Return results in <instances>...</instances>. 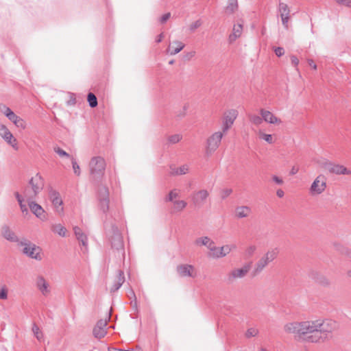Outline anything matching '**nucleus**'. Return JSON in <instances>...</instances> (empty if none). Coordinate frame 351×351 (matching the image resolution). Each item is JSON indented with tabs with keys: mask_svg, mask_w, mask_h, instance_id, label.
Listing matches in <instances>:
<instances>
[{
	"mask_svg": "<svg viewBox=\"0 0 351 351\" xmlns=\"http://www.w3.org/2000/svg\"><path fill=\"white\" fill-rule=\"evenodd\" d=\"M249 119L250 122L256 125H261L263 121V117L256 114H250Z\"/></svg>",
	"mask_w": 351,
	"mask_h": 351,
	"instance_id": "39",
	"label": "nucleus"
},
{
	"mask_svg": "<svg viewBox=\"0 0 351 351\" xmlns=\"http://www.w3.org/2000/svg\"><path fill=\"white\" fill-rule=\"evenodd\" d=\"M278 253L277 249L267 251L254 265V274H259L269 263L277 257Z\"/></svg>",
	"mask_w": 351,
	"mask_h": 351,
	"instance_id": "5",
	"label": "nucleus"
},
{
	"mask_svg": "<svg viewBox=\"0 0 351 351\" xmlns=\"http://www.w3.org/2000/svg\"><path fill=\"white\" fill-rule=\"evenodd\" d=\"M260 114L263 117V121L270 124H280L282 121L276 117L271 112L265 110L261 109Z\"/></svg>",
	"mask_w": 351,
	"mask_h": 351,
	"instance_id": "22",
	"label": "nucleus"
},
{
	"mask_svg": "<svg viewBox=\"0 0 351 351\" xmlns=\"http://www.w3.org/2000/svg\"><path fill=\"white\" fill-rule=\"evenodd\" d=\"M252 213V209L247 206H237L235 209V216L238 219L247 217Z\"/></svg>",
	"mask_w": 351,
	"mask_h": 351,
	"instance_id": "26",
	"label": "nucleus"
},
{
	"mask_svg": "<svg viewBox=\"0 0 351 351\" xmlns=\"http://www.w3.org/2000/svg\"><path fill=\"white\" fill-rule=\"evenodd\" d=\"M14 116H16V114L12 110V112H10V113L6 116V117L10 120L11 121L12 119H13L14 117Z\"/></svg>",
	"mask_w": 351,
	"mask_h": 351,
	"instance_id": "62",
	"label": "nucleus"
},
{
	"mask_svg": "<svg viewBox=\"0 0 351 351\" xmlns=\"http://www.w3.org/2000/svg\"><path fill=\"white\" fill-rule=\"evenodd\" d=\"M171 16V14L169 12L166 13L162 16L160 19L161 23H165Z\"/></svg>",
	"mask_w": 351,
	"mask_h": 351,
	"instance_id": "54",
	"label": "nucleus"
},
{
	"mask_svg": "<svg viewBox=\"0 0 351 351\" xmlns=\"http://www.w3.org/2000/svg\"><path fill=\"white\" fill-rule=\"evenodd\" d=\"M258 334V330L256 328H250L247 330L245 336L247 338L256 337Z\"/></svg>",
	"mask_w": 351,
	"mask_h": 351,
	"instance_id": "42",
	"label": "nucleus"
},
{
	"mask_svg": "<svg viewBox=\"0 0 351 351\" xmlns=\"http://www.w3.org/2000/svg\"><path fill=\"white\" fill-rule=\"evenodd\" d=\"M180 196V191L177 189L171 190L169 195L165 197V202H173L174 199Z\"/></svg>",
	"mask_w": 351,
	"mask_h": 351,
	"instance_id": "36",
	"label": "nucleus"
},
{
	"mask_svg": "<svg viewBox=\"0 0 351 351\" xmlns=\"http://www.w3.org/2000/svg\"><path fill=\"white\" fill-rule=\"evenodd\" d=\"M5 142L10 145L14 150L17 151L19 149V145L17 143L16 138L13 136L12 132H10L8 136H5L2 138Z\"/></svg>",
	"mask_w": 351,
	"mask_h": 351,
	"instance_id": "28",
	"label": "nucleus"
},
{
	"mask_svg": "<svg viewBox=\"0 0 351 351\" xmlns=\"http://www.w3.org/2000/svg\"><path fill=\"white\" fill-rule=\"evenodd\" d=\"M173 209L176 212H180L184 209L187 203L184 200H175L173 202Z\"/></svg>",
	"mask_w": 351,
	"mask_h": 351,
	"instance_id": "34",
	"label": "nucleus"
},
{
	"mask_svg": "<svg viewBox=\"0 0 351 351\" xmlns=\"http://www.w3.org/2000/svg\"><path fill=\"white\" fill-rule=\"evenodd\" d=\"M10 132V130L5 125L0 123V136L1 138L8 136Z\"/></svg>",
	"mask_w": 351,
	"mask_h": 351,
	"instance_id": "45",
	"label": "nucleus"
},
{
	"mask_svg": "<svg viewBox=\"0 0 351 351\" xmlns=\"http://www.w3.org/2000/svg\"><path fill=\"white\" fill-rule=\"evenodd\" d=\"M10 121L12 122L17 128L21 129H25L26 128L25 121L16 114Z\"/></svg>",
	"mask_w": 351,
	"mask_h": 351,
	"instance_id": "33",
	"label": "nucleus"
},
{
	"mask_svg": "<svg viewBox=\"0 0 351 351\" xmlns=\"http://www.w3.org/2000/svg\"><path fill=\"white\" fill-rule=\"evenodd\" d=\"M87 100H88L89 106L91 108H95L97 106V104H98L97 99L93 93H89L88 94Z\"/></svg>",
	"mask_w": 351,
	"mask_h": 351,
	"instance_id": "38",
	"label": "nucleus"
},
{
	"mask_svg": "<svg viewBox=\"0 0 351 351\" xmlns=\"http://www.w3.org/2000/svg\"><path fill=\"white\" fill-rule=\"evenodd\" d=\"M308 63L309 66L311 67H312L313 69H315V70L317 69V65H316V64H315V62H313V60L308 59Z\"/></svg>",
	"mask_w": 351,
	"mask_h": 351,
	"instance_id": "59",
	"label": "nucleus"
},
{
	"mask_svg": "<svg viewBox=\"0 0 351 351\" xmlns=\"http://www.w3.org/2000/svg\"><path fill=\"white\" fill-rule=\"evenodd\" d=\"M182 138V136L181 134H176L169 136L168 138V141L169 143L175 144V143H177L179 141H180Z\"/></svg>",
	"mask_w": 351,
	"mask_h": 351,
	"instance_id": "41",
	"label": "nucleus"
},
{
	"mask_svg": "<svg viewBox=\"0 0 351 351\" xmlns=\"http://www.w3.org/2000/svg\"><path fill=\"white\" fill-rule=\"evenodd\" d=\"M162 38H163V34H162V33H161V34H160L157 36L156 40V43H160V42L162 41Z\"/></svg>",
	"mask_w": 351,
	"mask_h": 351,
	"instance_id": "64",
	"label": "nucleus"
},
{
	"mask_svg": "<svg viewBox=\"0 0 351 351\" xmlns=\"http://www.w3.org/2000/svg\"><path fill=\"white\" fill-rule=\"evenodd\" d=\"M278 11L284 27L287 29L289 27V20L290 19V9L288 5L280 1L278 7Z\"/></svg>",
	"mask_w": 351,
	"mask_h": 351,
	"instance_id": "17",
	"label": "nucleus"
},
{
	"mask_svg": "<svg viewBox=\"0 0 351 351\" xmlns=\"http://www.w3.org/2000/svg\"><path fill=\"white\" fill-rule=\"evenodd\" d=\"M238 8L237 0H228V5L226 6V12L232 14Z\"/></svg>",
	"mask_w": 351,
	"mask_h": 351,
	"instance_id": "35",
	"label": "nucleus"
},
{
	"mask_svg": "<svg viewBox=\"0 0 351 351\" xmlns=\"http://www.w3.org/2000/svg\"><path fill=\"white\" fill-rule=\"evenodd\" d=\"M238 116V112L236 110L232 109L225 112L222 121V132L223 134L226 133L228 130L232 127L235 119Z\"/></svg>",
	"mask_w": 351,
	"mask_h": 351,
	"instance_id": "11",
	"label": "nucleus"
},
{
	"mask_svg": "<svg viewBox=\"0 0 351 351\" xmlns=\"http://www.w3.org/2000/svg\"><path fill=\"white\" fill-rule=\"evenodd\" d=\"M19 204L20 206L21 210L23 213H28L27 208L26 205L23 204V202L19 203Z\"/></svg>",
	"mask_w": 351,
	"mask_h": 351,
	"instance_id": "58",
	"label": "nucleus"
},
{
	"mask_svg": "<svg viewBox=\"0 0 351 351\" xmlns=\"http://www.w3.org/2000/svg\"><path fill=\"white\" fill-rule=\"evenodd\" d=\"M274 52L278 57H281L285 53V50L282 47H278L274 49Z\"/></svg>",
	"mask_w": 351,
	"mask_h": 351,
	"instance_id": "53",
	"label": "nucleus"
},
{
	"mask_svg": "<svg viewBox=\"0 0 351 351\" xmlns=\"http://www.w3.org/2000/svg\"><path fill=\"white\" fill-rule=\"evenodd\" d=\"M276 195L279 197H282L284 196V195H285V193H284V191L282 189H278L276 191Z\"/></svg>",
	"mask_w": 351,
	"mask_h": 351,
	"instance_id": "61",
	"label": "nucleus"
},
{
	"mask_svg": "<svg viewBox=\"0 0 351 351\" xmlns=\"http://www.w3.org/2000/svg\"><path fill=\"white\" fill-rule=\"evenodd\" d=\"M10 121L12 122L17 128L21 129H25L26 128L25 121L16 114Z\"/></svg>",
	"mask_w": 351,
	"mask_h": 351,
	"instance_id": "32",
	"label": "nucleus"
},
{
	"mask_svg": "<svg viewBox=\"0 0 351 351\" xmlns=\"http://www.w3.org/2000/svg\"><path fill=\"white\" fill-rule=\"evenodd\" d=\"M125 282V276L124 273L121 270L118 271V275L116 278V280L114 282V285L110 289L111 292H114L119 290V289L122 286L123 282Z\"/></svg>",
	"mask_w": 351,
	"mask_h": 351,
	"instance_id": "27",
	"label": "nucleus"
},
{
	"mask_svg": "<svg viewBox=\"0 0 351 351\" xmlns=\"http://www.w3.org/2000/svg\"><path fill=\"white\" fill-rule=\"evenodd\" d=\"M35 285L37 289L43 296L48 295L51 292L50 285L47 280L41 275L36 277Z\"/></svg>",
	"mask_w": 351,
	"mask_h": 351,
	"instance_id": "18",
	"label": "nucleus"
},
{
	"mask_svg": "<svg viewBox=\"0 0 351 351\" xmlns=\"http://www.w3.org/2000/svg\"><path fill=\"white\" fill-rule=\"evenodd\" d=\"M286 332L311 343L323 341L324 337L319 335L318 319L288 323L285 326Z\"/></svg>",
	"mask_w": 351,
	"mask_h": 351,
	"instance_id": "1",
	"label": "nucleus"
},
{
	"mask_svg": "<svg viewBox=\"0 0 351 351\" xmlns=\"http://www.w3.org/2000/svg\"><path fill=\"white\" fill-rule=\"evenodd\" d=\"M8 298V289L5 285H3L0 289V299L6 300Z\"/></svg>",
	"mask_w": 351,
	"mask_h": 351,
	"instance_id": "50",
	"label": "nucleus"
},
{
	"mask_svg": "<svg viewBox=\"0 0 351 351\" xmlns=\"http://www.w3.org/2000/svg\"><path fill=\"white\" fill-rule=\"evenodd\" d=\"M235 247V245H226L221 247H217L215 245L214 243L213 244L212 247H210V256L214 258H222L228 254Z\"/></svg>",
	"mask_w": 351,
	"mask_h": 351,
	"instance_id": "13",
	"label": "nucleus"
},
{
	"mask_svg": "<svg viewBox=\"0 0 351 351\" xmlns=\"http://www.w3.org/2000/svg\"><path fill=\"white\" fill-rule=\"evenodd\" d=\"M272 180L274 182H275L277 184L281 185L283 184V180L282 178H279L277 176H273Z\"/></svg>",
	"mask_w": 351,
	"mask_h": 351,
	"instance_id": "55",
	"label": "nucleus"
},
{
	"mask_svg": "<svg viewBox=\"0 0 351 351\" xmlns=\"http://www.w3.org/2000/svg\"><path fill=\"white\" fill-rule=\"evenodd\" d=\"M109 240L111 243V247L118 252L121 251L124 254V244L123 237L118 228L115 226H112L111 230L108 232Z\"/></svg>",
	"mask_w": 351,
	"mask_h": 351,
	"instance_id": "7",
	"label": "nucleus"
},
{
	"mask_svg": "<svg viewBox=\"0 0 351 351\" xmlns=\"http://www.w3.org/2000/svg\"><path fill=\"white\" fill-rule=\"evenodd\" d=\"M173 45H176V47H169V52L170 55L174 56L177 53H178L180 51H181L184 47H185L184 44L182 43L180 41L176 40L173 43Z\"/></svg>",
	"mask_w": 351,
	"mask_h": 351,
	"instance_id": "29",
	"label": "nucleus"
},
{
	"mask_svg": "<svg viewBox=\"0 0 351 351\" xmlns=\"http://www.w3.org/2000/svg\"><path fill=\"white\" fill-rule=\"evenodd\" d=\"M49 196L51 202L56 208V211L58 213L63 212V207L62 206L63 202L60 193L56 190L51 189L49 192Z\"/></svg>",
	"mask_w": 351,
	"mask_h": 351,
	"instance_id": "19",
	"label": "nucleus"
},
{
	"mask_svg": "<svg viewBox=\"0 0 351 351\" xmlns=\"http://www.w3.org/2000/svg\"><path fill=\"white\" fill-rule=\"evenodd\" d=\"M290 58H291V62L292 65L295 68V70L297 71H299V69L298 68V66L299 64V60H298V58L295 56H294V55H291L290 56Z\"/></svg>",
	"mask_w": 351,
	"mask_h": 351,
	"instance_id": "51",
	"label": "nucleus"
},
{
	"mask_svg": "<svg viewBox=\"0 0 351 351\" xmlns=\"http://www.w3.org/2000/svg\"><path fill=\"white\" fill-rule=\"evenodd\" d=\"M0 112L6 117L12 112V110L7 106L0 104Z\"/></svg>",
	"mask_w": 351,
	"mask_h": 351,
	"instance_id": "47",
	"label": "nucleus"
},
{
	"mask_svg": "<svg viewBox=\"0 0 351 351\" xmlns=\"http://www.w3.org/2000/svg\"><path fill=\"white\" fill-rule=\"evenodd\" d=\"M1 234L3 237L8 240V241L18 243V245H19V242L21 241L19 240V237L16 236L15 232L12 230H11L9 226H2Z\"/></svg>",
	"mask_w": 351,
	"mask_h": 351,
	"instance_id": "21",
	"label": "nucleus"
},
{
	"mask_svg": "<svg viewBox=\"0 0 351 351\" xmlns=\"http://www.w3.org/2000/svg\"><path fill=\"white\" fill-rule=\"evenodd\" d=\"M232 193V190L231 189H224L221 192V197L223 199L228 197Z\"/></svg>",
	"mask_w": 351,
	"mask_h": 351,
	"instance_id": "52",
	"label": "nucleus"
},
{
	"mask_svg": "<svg viewBox=\"0 0 351 351\" xmlns=\"http://www.w3.org/2000/svg\"><path fill=\"white\" fill-rule=\"evenodd\" d=\"M26 199L32 213L40 220L43 221H46L47 215L43 207L38 204L36 203L34 199H30V198Z\"/></svg>",
	"mask_w": 351,
	"mask_h": 351,
	"instance_id": "16",
	"label": "nucleus"
},
{
	"mask_svg": "<svg viewBox=\"0 0 351 351\" xmlns=\"http://www.w3.org/2000/svg\"><path fill=\"white\" fill-rule=\"evenodd\" d=\"M73 231L77 239L82 244V245L84 247L85 250H86L88 247V237L86 234H85L81 228L77 226H75L73 228Z\"/></svg>",
	"mask_w": 351,
	"mask_h": 351,
	"instance_id": "24",
	"label": "nucleus"
},
{
	"mask_svg": "<svg viewBox=\"0 0 351 351\" xmlns=\"http://www.w3.org/2000/svg\"><path fill=\"white\" fill-rule=\"evenodd\" d=\"M195 55V51H190L187 54H186V57L188 58V59H191L193 57H194Z\"/></svg>",
	"mask_w": 351,
	"mask_h": 351,
	"instance_id": "63",
	"label": "nucleus"
},
{
	"mask_svg": "<svg viewBox=\"0 0 351 351\" xmlns=\"http://www.w3.org/2000/svg\"><path fill=\"white\" fill-rule=\"evenodd\" d=\"M251 268V263H246L241 268H237L232 269L228 274V280L229 282H233L236 279L239 278H244Z\"/></svg>",
	"mask_w": 351,
	"mask_h": 351,
	"instance_id": "12",
	"label": "nucleus"
},
{
	"mask_svg": "<svg viewBox=\"0 0 351 351\" xmlns=\"http://www.w3.org/2000/svg\"><path fill=\"white\" fill-rule=\"evenodd\" d=\"M195 244L197 245L206 246L210 250V247H211L213 244H214V241L208 237H202L195 240Z\"/></svg>",
	"mask_w": 351,
	"mask_h": 351,
	"instance_id": "30",
	"label": "nucleus"
},
{
	"mask_svg": "<svg viewBox=\"0 0 351 351\" xmlns=\"http://www.w3.org/2000/svg\"><path fill=\"white\" fill-rule=\"evenodd\" d=\"M71 162H72V166H73V169L74 173L77 176H80L81 171H80V168L79 165L77 164V162H76V160L74 158H71Z\"/></svg>",
	"mask_w": 351,
	"mask_h": 351,
	"instance_id": "44",
	"label": "nucleus"
},
{
	"mask_svg": "<svg viewBox=\"0 0 351 351\" xmlns=\"http://www.w3.org/2000/svg\"><path fill=\"white\" fill-rule=\"evenodd\" d=\"M107 319H100L99 320L96 326L93 328V335L97 339L103 338L107 333L106 331V326H107Z\"/></svg>",
	"mask_w": 351,
	"mask_h": 351,
	"instance_id": "20",
	"label": "nucleus"
},
{
	"mask_svg": "<svg viewBox=\"0 0 351 351\" xmlns=\"http://www.w3.org/2000/svg\"><path fill=\"white\" fill-rule=\"evenodd\" d=\"M326 188V179L324 176H318L310 187V193L313 195H319Z\"/></svg>",
	"mask_w": 351,
	"mask_h": 351,
	"instance_id": "14",
	"label": "nucleus"
},
{
	"mask_svg": "<svg viewBox=\"0 0 351 351\" xmlns=\"http://www.w3.org/2000/svg\"><path fill=\"white\" fill-rule=\"evenodd\" d=\"M132 296L134 300L131 301L132 305H133V307L137 309V301H136V297L135 295V293L134 291H132Z\"/></svg>",
	"mask_w": 351,
	"mask_h": 351,
	"instance_id": "57",
	"label": "nucleus"
},
{
	"mask_svg": "<svg viewBox=\"0 0 351 351\" xmlns=\"http://www.w3.org/2000/svg\"><path fill=\"white\" fill-rule=\"evenodd\" d=\"M97 199L98 201L99 208L106 213L109 209V191L108 188L103 184H100L97 190Z\"/></svg>",
	"mask_w": 351,
	"mask_h": 351,
	"instance_id": "6",
	"label": "nucleus"
},
{
	"mask_svg": "<svg viewBox=\"0 0 351 351\" xmlns=\"http://www.w3.org/2000/svg\"><path fill=\"white\" fill-rule=\"evenodd\" d=\"M194 267L191 265H180L177 267V271L178 274L182 277H193V271Z\"/></svg>",
	"mask_w": 351,
	"mask_h": 351,
	"instance_id": "23",
	"label": "nucleus"
},
{
	"mask_svg": "<svg viewBox=\"0 0 351 351\" xmlns=\"http://www.w3.org/2000/svg\"><path fill=\"white\" fill-rule=\"evenodd\" d=\"M223 136V132H216L208 138L206 146V155L210 156L217 150L221 143Z\"/></svg>",
	"mask_w": 351,
	"mask_h": 351,
	"instance_id": "8",
	"label": "nucleus"
},
{
	"mask_svg": "<svg viewBox=\"0 0 351 351\" xmlns=\"http://www.w3.org/2000/svg\"><path fill=\"white\" fill-rule=\"evenodd\" d=\"M202 23L201 20H197L195 22L192 23L189 26V29L191 32H194L196 29L199 28L202 25Z\"/></svg>",
	"mask_w": 351,
	"mask_h": 351,
	"instance_id": "48",
	"label": "nucleus"
},
{
	"mask_svg": "<svg viewBox=\"0 0 351 351\" xmlns=\"http://www.w3.org/2000/svg\"><path fill=\"white\" fill-rule=\"evenodd\" d=\"M243 32V25L238 23L234 25L232 28V32L229 35L228 41L230 43H234L237 38H239Z\"/></svg>",
	"mask_w": 351,
	"mask_h": 351,
	"instance_id": "25",
	"label": "nucleus"
},
{
	"mask_svg": "<svg viewBox=\"0 0 351 351\" xmlns=\"http://www.w3.org/2000/svg\"><path fill=\"white\" fill-rule=\"evenodd\" d=\"M321 166L332 173L337 175H351V171L341 165L334 164L328 161H324L321 164Z\"/></svg>",
	"mask_w": 351,
	"mask_h": 351,
	"instance_id": "10",
	"label": "nucleus"
},
{
	"mask_svg": "<svg viewBox=\"0 0 351 351\" xmlns=\"http://www.w3.org/2000/svg\"><path fill=\"white\" fill-rule=\"evenodd\" d=\"M53 150L60 157H66V158H71V156L67 152H66L64 150H63L62 149H61L59 147H55L53 148Z\"/></svg>",
	"mask_w": 351,
	"mask_h": 351,
	"instance_id": "43",
	"label": "nucleus"
},
{
	"mask_svg": "<svg viewBox=\"0 0 351 351\" xmlns=\"http://www.w3.org/2000/svg\"><path fill=\"white\" fill-rule=\"evenodd\" d=\"M189 171V167L186 165L181 166L179 168L173 169L172 174L174 175H184Z\"/></svg>",
	"mask_w": 351,
	"mask_h": 351,
	"instance_id": "40",
	"label": "nucleus"
},
{
	"mask_svg": "<svg viewBox=\"0 0 351 351\" xmlns=\"http://www.w3.org/2000/svg\"><path fill=\"white\" fill-rule=\"evenodd\" d=\"M32 332H33L35 337L38 341H42L43 339V334L42 331L40 330V328H38V326L36 324H33Z\"/></svg>",
	"mask_w": 351,
	"mask_h": 351,
	"instance_id": "37",
	"label": "nucleus"
},
{
	"mask_svg": "<svg viewBox=\"0 0 351 351\" xmlns=\"http://www.w3.org/2000/svg\"><path fill=\"white\" fill-rule=\"evenodd\" d=\"M256 250V247L254 245H252L248 246L246 248V250L245 251V254L247 257H251L254 254Z\"/></svg>",
	"mask_w": 351,
	"mask_h": 351,
	"instance_id": "46",
	"label": "nucleus"
},
{
	"mask_svg": "<svg viewBox=\"0 0 351 351\" xmlns=\"http://www.w3.org/2000/svg\"><path fill=\"white\" fill-rule=\"evenodd\" d=\"M260 137L269 144H271L273 143V138L271 134H264V133L261 132Z\"/></svg>",
	"mask_w": 351,
	"mask_h": 351,
	"instance_id": "49",
	"label": "nucleus"
},
{
	"mask_svg": "<svg viewBox=\"0 0 351 351\" xmlns=\"http://www.w3.org/2000/svg\"><path fill=\"white\" fill-rule=\"evenodd\" d=\"M20 246H23V253L28 257L36 261H41L43 258L41 249L40 247L24 239L19 242Z\"/></svg>",
	"mask_w": 351,
	"mask_h": 351,
	"instance_id": "3",
	"label": "nucleus"
},
{
	"mask_svg": "<svg viewBox=\"0 0 351 351\" xmlns=\"http://www.w3.org/2000/svg\"><path fill=\"white\" fill-rule=\"evenodd\" d=\"M298 171H299V169H298L297 167L293 166V167L291 168V171H290L289 173H290L291 175H295V174H296V173L298 172Z\"/></svg>",
	"mask_w": 351,
	"mask_h": 351,
	"instance_id": "60",
	"label": "nucleus"
},
{
	"mask_svg": "<svg viewBox=\"0 0 351 351\" xmlns=\"http://www.w3.org/2000/svg\"><path fill=\"white\" fill-rule=\"evenodd\" d=\"M209 196V192L206 189H201L193 193L191 199L193 204L195 207L202 206Z\"/></svg>",
	"mask_w": 351,
	"mask_h": 351,
	"instance_id": "15",
	"label": "nucleus"
},
{
	"mask_svg": "<svg viewBox=\"0 0 351 351\" xmlns=\"http://www.w3.org/2000/svg\"><path fill=\"white\" fill-rule=\"evenodd\" d=\"M338 327L337 323L332 319H318L319 335L324 337L323 341L327 338L328 334L332 333Z\"/></svg>",
	"mask_w": 351,
	"mask_h": 351,
	"instance_id": "9",
	"label": "nucleus"
},
{
	"mask_svg": "<svg viewBox=\"0 0 351 351\" xmlns=\"http://www.w3.org/2000/svg\"><path fill=\"white\" fill-rule=\"evenodd\" d=\"M44 185L45 182L43 177L39 173H36L29 180L28 186L24 189L25 197L35 199L38 194L43 189Z\"/></svg>",
	"mask_w": 351,
	"mask_h": 351,
	"instance_id": "2",
	"label": "nucleus"
},
{
	"mask_svg": "<svg viewBox=\"0 0 351 351\" xmlns=\"http://www.w3.org/2000/svg\"><path fill=\"white\" fill-rule=\"evenodd\" d=\"M14 195H15V197L17 199L19 204L21 203V202H23L24 199H23L22 195L19 192H15L14 193Z\"/></svg>",
	"mask_w": 351,
	"mask_h": 351,
	"instance_id": "56",
	"label": "nucleus"
},
{
	"mask_svg": "<svg viewBox=\"0 0 351 351\" xmlns=\"http://www.w3.org/2000/svg\"><path fill=\"white\" fill-rule=\"evenodd\" d=\"M90 173L94 179L101 177L106 169V161L101 156L93 157L89 163Z\"/></svg>",
	"mask_w": 351,
	"mask_h": 351,
	"instance_id": "4",
	"label": "nucleus"
},
{
	"mask_svg": "<svg viewBox=\"0 0 351 351\" xmlns=\"http://www.w3.org/2000/svg\"><path fill=\"white\" fill-rule=\"evenodd\" d=\"M51 230L60 237H64L66 233V229L60 223L52 224Z\"/></svg>",
	"mask_w": 351,
	"mask_h": 351,
	"instance_id": "31",
	"label": "nucleus"
}]
</instances>
